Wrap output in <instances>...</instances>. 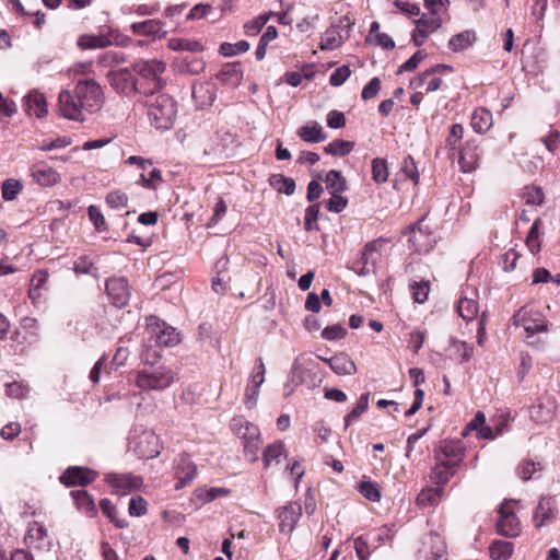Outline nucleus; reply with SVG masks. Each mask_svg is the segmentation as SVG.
I'll return each instance as SVG.
<instances>
[{
    "instance_id": "nucleus-20",
    "label": "nucleus",
    "mask_w": 560,
    "mask_h": 560,
    "mask_svg": "<svg viewBox=\"0 0 560 560\" xmlns=\"http://www.w3.org/2000/svg\"><path fill=\"white\" fill-rule=\"evenodd\" d=\"M24 109L30 116L43 118L47 115V102L45 96L38 91H31L24 96Z\"/></svg>"
},
{
    "instance_id": "nucleus-43",
    "label": "nucleus",
    "mask_w": 560,
    "mask_h": 560,
    "mask_svg": "<svg viewBox=\"0 0 560 560\" xmlns=\"http://www.w3.org/2000/svg\"><path fill=\"white\" fill-rule=\"evenodd\" d=\"M354 148V143L352 141H346V140H334L330 143H328L324 150L326 153L336 155V156H345L349 154Z\"/></svg>"
},
{
    "instance_id": "nucleus-13",
    "label": "nucleus",
    "mask_w": 560,
    "mask_h": 560,
    "mask_svg": "<svg viewBox=\"0 0 560 560\" xmlns=\"http://www.w3.org/2000/svg\"><path fill=\"white\" fill-rule=\"evenodd\" d=\"M302 515V505L299 502H290L277 510L279 530L282 534H291Z\"/></svg>"
},
{
    "instance_id": "nucleus-63",
    "label": "nucleus",
    "mask_w": 560,
    "mask_h": 560,
    "mask_svg": "<svg viewBox=\"0 0 560 560\" xmlns=\"http://www.w3.org/2000/svg\"><path fill=\"white\" fill-rule=\"evenodd\" d=\"M346 336V329L341 325L327 326L322 331V337L326 340H337Z\"/></svg>"
},
{
    "instance_id": "nucleus-18",
    "label": "nucleus",
    "mask_w": 560,
    "mask_h": 560,
    "mask_svg": "<svg viewBox=\"0 0 560 560\" xmlns=\"http://www.w3.org/2000/svg\"><path fill=\"white\" fill-rule=\"evenodd\" d=\"M479 149L474 140L466 141L459 151L458 164L464 173L471 172L477 168L479 163Z\"/></svg>"
},
{
    "instance_id": "nucleus-52",
    "label": "nucleus",
    "mask_w": 560,
    "mask_h": 560,
    "mask_svg": "<svg viewBox=\"0 0 560 560\" xmlns=\"http://www.w3.org/2000/svg\"><path fill=\"white\" fill-rule=\"evenodd\" d=\"M319 214V206L318 205H312L305 209V217H304V229L306 231H318L319 228L316 224L318 220Z\"/></svg>"
},
{
    "instance_id": "nucleus-1",
    "label": "nucleus",
    "mask_w": 560,
    "mask_h": 560,
    "mask_svg": "<svg viewBox=\"0 0 560 560\" xmlns=\"http://www.w3.org/2000/svg\"><path fill=\"white\" fill-rule=\"evenodd\" d=\"M147 335L141 352L143 363H150L151 359L158 360L161 358V353L153 350L155 346L174 347L180 341L179 332L156 316L147 318Z\"/></svg>"
},
{
    "instance_id": "nucleus-24",
    "label": "nucleus",
    "mask_w": 560,
    "mask_h": 560,
    "mask_svg": "<svg viewBox=\"0 0 560 560\" xmlns=\"http://www.w3.org/2000/svg\"><path fill=\"white\" fill-rule=\"evenodd\" d=\"M24 540L28 547L42 549L46 546L47 530L43 524L33 522L28 526Z\"/></svg>"
},
{
    "instance_id": "nucleus-40",
    "label": "nucleus",
    "mask_w": 560,
    "mask_h": 560,
    "mask_svg": "<svg viewBox=\"0 0 560 560\" xmlns=\"http://www.w3.org/2000/svg\"><path fill=\"white\" fill-rule=\"evenodd\" d=\"M102 512L115 524L118 528H125L128 526V522L125 518L117 516V509L109 499H102L100 502Z\"/></svg>"
},
{
    "instance_id": "nucleus-64",
    "label": "nucleus",
    "mask_w": 560,
    "mask_h": 560,
    "mask_svg": "<svg viewBox=\"0 0 560 560\" xmlns=\"http://www.w3.org/2000/svg\"><path fill=\"white\" fill-rule=\"evenodd\" d=\"M346 117L345 114L339 110H330L327 114V126L331 129H339L345 127Z\"/></svg>"
},
{
    "instance_id": "nucleus-12",
    "label": "nucleus",
    "mask_w": 560,
    "mask_h": 560,
    "mask_svg": "<svg viewBox=\"0 0 560 560\" xmlns=\"http://www.w3.org/2000/svg\"><path fill=\"white\" fill-rule=\"evenodd\" d=\"M500 518L497 524L498 533L506 537H516L521 533V523L510 506V502L505 501L499 509Z\"/></svg>"
},
{
    "instance_id": "nucleus-60",
    "label": "nucleus",
    "mask_w": 560,
    "mask_h": 560,
    "mask_svg": "<svg viewBox=\"0 0 560 560\" xmlns=\"http://www.w3.org/2000/svg\"><path fill=\"white\" fill-rule=\"evenodd\" d=\"M348 205L347 198L342 197L340 192L331 194V198L327 201L326 208L335 213L341 212Z\"/></svg>"
},
{
    "instance_id": "nucleus-16",
    "label": "nucleus",
    "mask_w": 560,
    "mask_h": 560,
    "mask_svg": "<svg viewBox=\"0 0 560 560\" xmlns=\"http://www.w3.org/2000/svg\"><path fill=\"white\" fill-rule=\"evenodd\" d=\"M106 292L113 304L117 307H124L130 299V288L127 280L122 277H114L106 281Z\"/></svg>"
},
{
    "instance_id": "nucleus-23",
    "label": "nucleus",
    "mask_w": 560,
    "mask_h": 560,
    "mask_svg": "<svg viewBox=\"0 0 560 560\" xmlns=\"http://www.w3.org/2000/svg\"><path fill=\"white\" fill-rule=\"evenodd\" d=\"M330 369L338 375H353L357 373V365L347 353H338L329 359H323Z\"/></svg>"
},
{
    "instance_id": "nucleus-21",
    "label": "nucleus",
    "mask_w": 560,
    "mask_h": 560,
    "mask_svg": "<svg viewBox=\"0 0 560 560\" xmlns=\"http://www.w3.org/2000/svg\"><path fill=\"white\" fill-rule=\"evenodd\" d=\"M442 13L443 12L430 10V13L422 14V16L416 21V30L422 38H427L442 26Z\"/></svg>"
},
{
    "instance_id": "nucleus-42",
    "label": "nucleus",
    "mask_w": 560,
    "mask_h": 560,
    "mask_svg": "<svg viewBox=\"0 0 560 560\" xmlns=\"http://www.w3.org/2000/svg\"><path fill=\"white\" fill-rule=\"evenodd\" d=\"M284 444L277 441L268 445L264 452V465L268 468L273 462L279 464L280 457L283 455Z\"/></svg>"
},
{
    "instance_id": "nucleus-39",
    "label": "nucleus",
    "mask_w": 560,
    "mask_h": 560,
    "mask_svg": "<svg viewBox=\"0 0 560 560\" xmlns=\"http://www.w3.org/2000/svg\"><path fill=\"white\" fill-rule=\"evenodd\" d=\"M370 393H364L360 396L357 405L345 417V427L346 429L353 422L357 421L361 415L369 407Z\"/></svg>"
},
{
    "instance_id": "nucleus-17",
    "label": "nucleus",
    "mask_w": 560,
    "mask_h": 560,
    "mask_svg": "<svg viewBox=\"0 0 560 560\" xmlns=\"http://www.w3.org/2000/svg\"><path fill=\"white\" fill-rule=\"evenodd\" d=\"M196 475L197 467L195 463L190 459L188 455H180L175 471V477L177 479L175 489L178 490L187 486L195 479Z\"/></svg>"
},
{
    "instance_id": "nucleus-30",
    "label": "nucleus",
    "mask_w": 560,
    "mask_h": 560,
    "mask_svg": "<svg viewBox=\"0 0 560 560\" xmlns=\"http://www.w3.org/2000/svg\"><path fill=\"white\" fill-rule=\"evenodd\" d=\"M476 33L474 31L467 30L454 35L448 40V47L455 52L462 51L470 47L476 42Z\"/></svg>"
},
{
    "instance_id": "nucleus-53",
    "label": "nucleus",
    "mask_w": 560,
    "mask_h": 560,
    "mask_svg": "<svg viewBox=\"0 0 560 560\" xmlns=\"http://www.w3.org/2000/svg\"><path fill=\"white\" fill-rule=\"evenodd\" d=\"M413 300L418 303H424L430 292V283L428 281L413 282L410 285Z\"/></svg>"
},
{
    "instance_id": "nucleus-61",
    "label": "nucleus",
    "mask_w": 560,
    "mask_h": 560,
    "mask_svg": "<svg viewBox=\"0 0 560 560\" xmlns=\"http://www.w3.org/2000/svg\"><path fill=\"white\" fill-rule=\"evenodd\" d=\"M89 218L97 231L106 230L105 219L96 206H90L88 209Z\"/></svg>"
},
{
    "instance_id": "nucleus-5",
    "label": "nucleus",
    "mask_w": 560,
    "mask_h": 560,
    "mask_svg": "<svg viewBox=\"0 0 560 560\" xmlns=\"http://www.w3.org/2000/svg\"><path fill=\"white\" fill-rule=\"evenodd\" d=\"M232 432L242 440L244 453L250 462L258 459V451L261 445L260 432L257 425L247 421L244 417H234L231 420Z\"/></svg>"
},
{
    "instance_id": "nucleus-46",
    "label": "nucleus",
    "mask_w": 560,
    "mask_h": 560,
    "mask_svg": "<svg viewBox=\"0 0 560 560\" xmlns=\"http://www.w3.org/2000/svg\"><path fill=\"white\" fill-rule=\"evenodd\" d=\"M359 492L368 500L378 502L381 500V491L377 483L370 480H362L358 485Z\"/></svg>"
},
{
    "instance_id": "nucleus-11",
    "label": "nucleus",
    "mask_w": 560,
    "mask_h": 560,
    "mask_svg": "<svg viewBox=\"0 0 560 560\" xmlns=\"http://www.w3.org/2000/svg\"><path fill=\"white\" fill-rule=\"evenodd\" d=\"M105 481L113 489V492L119 495H126L135 490H138L143 485L141 476L135 474H117L110 472L105 477Z\"/></svg>"
},
{
    "instance_id": "nucleus-62",
    "label": "nucleus",
    "mask_w": 560,
    "mask_h": 560,
    "mask_svg": "<svg viewBox=\"0 0 560 560\" xmlns=\"http://www.w3.org/2000/svg\"><path fill=\"white\" fill-rule=\"evenodd\" d=\"M354 550L359 560H369L371 550L368 540L363 536H359L354 539Z\"/></svg>"
},
{
    "instance_id": "nucleus-45",
    "label": "nucleus",
    "mask_w": 560,
    "mask_h": 560,
    "mask_svg": "<svg viewBox=\"0 0 560 560\" xmlns=\"http://www.w3.org/2000/svg\"><path fill=\"white\" fill-rule=\"evenodd\" d=\"M22 188L23 185L20 180L14 178L5 179L1 185V194L3 199L7 201L14 200Z\"/></svg>"
},
{
    "instance_id": "nucleus-35",
    "label": "nucleus",
    "mask_w": 560,
    "mask_h": 560,
    "mask_svg": "<svg viewBox=\"0 0 560 560\" xmlns=\"http://www.w3.org/2000/svg\"><path fill=\"white\" fill-rule=\"evenodd\" d=\"M229 491L224 488H198L194 491V501L200 505L215 500L220 495L228 494Z\"/></svg>"
},
{
    "instance_id": "nucleus-56",
    "label": "nucleus",
    "mask_w": 560,
    "mask_h": 560,
    "mask_svg": "<svg viewBox=\"0 0 560 560\" xmlns=\"http://www.w3.org/2000/svg\"><path fill=\"white\" fill-rule=\"evenodd\" d=\"M147 501L140 497L135 495L130 499L128 512L131 516L140 517L147 513Z\"/></svg>"
},
{
    "instance_id": "nucleus-10",
    "label": "nucleus",
    "mask_w": 560,
    "mask_h": 560,
    "mask_svg": "<svg viewBox=\"0 0 560 560\" xmlns=\"http://www.w3.org/2000/svg\"><path fill=\"white\" fill-rule=\"evenodd\" d=\"M514 325L522 327L526 337H533L535 334L547 331V320L538 313H532L530 310L522 307L513 317Z\"/></svg>"
},
{
    "instance_id": "nucleus-37",
    "label": "nucleus",
    "mask_w": 560,
    "mask_h": 560,
    "mask_svg": "<svg viewBox=\"0 0 560 560\" xmlns=\"http://www.w3.org/2000/svg\"><path fill=\"white\" fill-rule=\"evenodd\" d=\"M270 185L279 192H284L287 196H291L295 190V182L291 177H287L281 174L272 175L270 177Z\"/></svg>"
},
{
    "instance_id": "nucleus-32",
    "label": "nucleus",
    "mask_w": 560,
    "mask_h": 560,
    "mask_svg": "<svg viewBox=\"0 0 560 560\" xmlns=\"http://www.w3.org/2000/svg\"><path fill=\"white\" fill-rule=\"evenodd\" d=\"M343 42V36L336 26H331L325 31L320 37L319 47L322 50H332L339 47Z\"/></svg>"
},
{
    "instance_id": "nucleus-15",
    "label": "nucleus",
    "mask_w": 560,
    "mask_h": 560,
    "mask_svg": "<svg viewBox=\"0 0 560 560\" xmlns=\"http://www.w3.org/2000/svg\"><path fill=\"white\" fill-rule=\"evenodd\" d=\"M97 477V472L85 467L72 466L60 476V482L67 487L88 486Z\"/></svg>"
},
{
    "instance_id": "nucleus-25",
    "label": "nucleus",
    "mask_w": 560,
    "mask_h": 560,
    "mask_svg": "<svg viewBox=\"0 0 560 560\" xmlns=\"http://www.w3.org/2000/svg\"><path fill=\"white\" fill-rule=\"evenodd\" d=\"M556 516V511L552 501L547 498H542L535 511L533 521L537 528L548 524Z\"/></svg>"
},
{
    "instance_id": "nucleus-54",
    "label": "nucleus",
    "mask_w": 560,
    "mask_h": 560,
    "mask_svg": "<svg viewBox=\"0 0 560 560\" xmlns=\"http://www.w3.org/2000/svg\"><path fill=\"white\" fill-rule=\"evenodd\" d=\"M410 237L408 238V242L410 243V247L415 252H428L429 248L424 247L421 244V241L425 238L427 236L423 234L422 230L418 226L410 228Z\"/></svg>"
},
{
    "instance_id": "nucleus-33",
    "label": "nucleus",
    "mask_w": 560,
    "mask_h": 560,
    "mask_svg": "<svg viewBox=\"0 0 560 560\" xmlns=\"http://www.w3.org/2000/svg\"><path fill=\"white\" fill-rule=\"evenodd\" d=\"M457 311L459 316L466 320L471 322L476 318L479 311L478 302L475 299L467 296L460 298L457 304Z\"/></svg>"
},
{
    "instance_id": "nucleus-57",
    "label": "nucleus",
    "mask_w": 560,
    "mask_h": 560,
    "mask_svg": "<svg viewBox=\"0 0 560 560\" xmlns=\"http://www.w3.org/2000/svg\"><path fill=\"white\" fill-rule=\"evenodd\" d=\"M109 44V40L100 36H82L79 39V45L88 49L102 48Z\"/></svg>"
},
{
    "instance_id": "nucleus-14",
    "label": "nucleus",
    "mask_w": 560,
    "mask_h": 560,
    "mask_svg": "<svg viewBox=\"0 0 560 560\" xmlns=\"http://www.w3.org/2000/svg\"><path fill=\"white\" fill-rule=\"evenodd\" d=\"M464 457V448L460 441H442L435 453V459L440 463L457 467Z\"/></svg>"
},
{
    "instance_id": "nucleus-28",
    "label": "nucleus",
    "mask_w": 560,
    "mask_h": 560,
    "mask_svg": "<svg viewBox=\"0 0 560 560\" xmlns=\"http://www.w3.org/2000/svg\"><path fill=\"white\" fill-rule=\"evenodd\" d=\"M456 467L450 466V464L436 462V465L431 471V480L442 488L448 480L454 476Z\"/></svg>"
},
{
    "instance_id": "nucleus-6",
    "label": "nucleus",
    "mask_w": 560,
    "mask_h": 560,
    "mask_svg": "<svg viewBox=\"0 0 560 560\" xmlns=\"http://www.w3.org/2000/svg\"><path fill=\"white\" fill-rule=\"evenodd\" d=\"M74 93L86 113L100 110L104 104V93L101 85L93 79L80 80L74 86Z\"/></svg>"
},
{
    "instance_id": "nucleus-31",
    "label": "nucleus",
    "mask_w": 560,
    "mask_h": 560,
    "mask_svg": "<svg viewBox=\"0 0 560 560\" xmlns=\"http://www.w3.org/2000/svg\"><path fill=\"white\" fill-rule=\"evenodd\" d=\"M167 46L174 51L200 52L203 50V46L199 40L179 37L171 38Z\"/></svg>"
},
{
    "instance_id": "nucleus-29",
    "label": "nucleus",
    "mask_w": 560,
    "mask_h": 560,
    "mask_svg": "<svg viewBox=\"0 0 560 560\" xmlns=\"http://www.w3.org/2000/svg\"><path fill=\"white\" fill-rule=\"evenodd\" d=\"M71 497L73 498L77 508L90 515L93 516L96 513V506L93 498L85 490H73L71 491Z\"/></svg>"
},
{
    "instance_id": "nucleus-49",
    "label": "nucleus",
    "mask_w": 560,
    "mask_h": 560,
    "mask_svg": "<svg viewBox=\"0 0 560 560\" xmlns=\"http://www.w3.org/2000/svg\"><path fill=\"white\" fill-rule=\"evenodd\" d=\"M380 241H373L368 243L362 253L361 262L362 265H370L374 267L378 257Z\"/></svg>"
},
{
    "instance_id": "nucleus-51",
    "label": "nucleus",
    "mask_w": 560,
    "mask_h": 560,
    "mask_svg": "<svg viewBox=\"0 0 560 560\" xmlns=\"http://www.w3.org/2000/svg\"><path fill=\"white\" fill-rule=\"evenodd\" d=\"M429 544L431 546L430 553L435 560H441L445 555L446 546L439 534H430Z\"/></svg>"
},
{
    "instance_id": "nucleus-55",
    "label": "nucleus",
    "mask_w": 560,
    "mask_h": 560,
    "mask_svg": "<svg viewBox=\"0 0 560 560\" xmlns=\"http://www.w3.org/2000/svg\"><path fill=\"white\" fill-rule=\"evenodd\" d=\"M106 203L113 209L125 208L128 203V196L121 190L110 191L106 196Z\"/></svg>"
},
{
    "instance_id": "nucleus-7",
    "label": "nucleus",
    "mask_w": 560,
    "mask_h": 560,
    "mask_svg": "<svg viewBox=\"0 0 560 560\" xmlns=\"http://www.w3.org/2000/svg\"><path fill=\"white\" fill-rule=\"evenodd\" d=\"M133 70L121 68L113 70L108 73V81L110 86L119 94L125 96H132L136 93L140 94V82L136 80Z\"/></svg>"
},
{
    "instance_id": "nucleus-2",
    "label": "nucleus",
    "mask_w": 560,
    "mask_h": 560,
    "mask_svg": "<svg viewBox=\"0 0 560 560\" xmlns=\"http://www.w3.org/2000/svg\"><path fill=\"white\" fill-rule=\"evenodd\" d=\"M147 117L156 130H168L173 127L176 115V102L166 93H151L143 95Z\"/></svg>"
},
{
    "instance_id": "nucleus-3",
    "label": "nucleus",
    "mask_w": 560,
    "mask_h": 560,
    "mask_svg": "<svg viewBox=\"0 0 560 560\" xmlns=\"http://www.w3.org/2000/svg\"><path fill=\"white\" fill-rule=\"evenodd\" d=\"M155 360L144 363V368L136 373L135 385L143 390L161 392L168 388L175 382L174 371L166 365H154Z\"/></svg>"
},
{
    "instance_id": "nucleus-38",
    "label": "nucleus",
    "mask_w": 560,
    "mask_h": 560,
    "mask_svg": "<svg viewBox=\"0 0 560 560\" xmlns=\"http://www.w3.org/2000/svg\"><path fill=\"white\" fill-rule=\"evenodd\" d=\"M325 183L330 194L342 192L347 187L341 172L336 170H331L326 174Z\"/></svg>"
},
{
    "instance_id": "nucleus-48",
    "label": "nucleus",
    "mask_w": 560,
    "mask_h": 560,
    "mask_svg": "<svg viewBox=\"0 0 560 560\" xmlns=\"http://www.w3.org/2000/svg\"><path fill=\"white\" fill-rule=\"evenodd\" d=\"M301 358H296L292 369H291V380L289 383L284 385V395L290 396L293 392L296 385L303 382L301 377Z\"/></svg>"
},
{
    "instance_id": "nucleus-58",
    "label": "nucleus",
    "mask_w": 560,
    "mask_h": 560,
    "mask_svg": "<svg viewBox=\"0 0 560 560\" xmlns=\"http://www.w3.org/2000/svg\"><path fill=\"white\" fill-rule=\"evenodd\" d=\"M523 198L528 205L539 206L544 202V192L539 187H527Z\"/></svg>"
},
{
    "instance_id": "nucleus-47",
    "label": "nucleus",
    "mask_w": 560,
    "mask_h": 560,
    "mask_svg": "<svg viewBox=\"0 0 560 560\" xmlns=\"http://www.w3.org/2000/svg\"><path fill=\"white\" fill-rule=\"evenodd\" d=\"M464 136V127L460 124L451 126L448 136L446 138V147L450 151L455 152L459 148V143Z\"/></svg>"
},
{
    "instance_id": "nucleus-36",
    "label": "nucleus",
    "mask_w": 560,
    "mask_h": 560,
    "mask_svg": "<svg viewBox=\"0 0 560 560\" xmlns=\"http://www.w3.org/2000/svg\"><path fill=\"white\" fill-rule=\"evenodd\" d=\"M450 346L452 355H454L457 359H460L462 362L469 361L474 354L472 347L463 340L451 338Z\"/></svg>"
},
{
    "instance_id": "nucleus-8",
    "label": "nucleus",
    "mask_w": 560,
    "mask_h": 560,
    "mask_svg": "<svg viewBox=\"0 0 560 560\" xmlns=\"http://www.w3.org/2000/svg\"><path fill=\"white\" fill-rule=\"evenodd\" d=\"M129 445L139 458H154L160 454L159 438L152 431L133 435Z\"/></svg>"
},
{
    "instance_id": "nucleus-34",
    "label": "nucleus",
    "mask_w": 560,
    "mask_h": 560,
    "mask_svg": "<svg viewBox=\"0 0 560 560\" xmlns=\"http://www.w3.org/2000/svg\"><path fill=\"white\" fill-rule=\"evenodd\" d=\"M489 550L493 560H509L513 555L514 546L510 541L494 540Z\"/></svg>"
},
{
    "instance_id": "nucleus-50",
    "label": "nucleus",
    "mask_w": 560,
    "mask_h": 560,
    "mask_svg": "<svg viewBox=\"0 0 560 560\" xmlns=\"http://www.w3.org/2000/svg\"><path fill=\"white\" fill-rule=\"evenodd\" d=\"M539 223H540L539 219H537L533 223V225L527 234L526 241H525L527 248L533 254H536L540 250L539 232H538Z\"/></svg>"
},
{
    "instance_id": "nucleus-22",
    "label": "nucleus",
    "mask_w": 560,
    "mask_h": 560,
    "mask_svg": "<svg viewBox=\"0 0 560 560\" xmlns=\"http://www.w3.org/2000/svg\"><path fill=\"white\" fill-rule=\"evenodd\" d=\"M33 178L44 187L54 186L60 180V175L49 165L40 162L32 167Z\"/></svg>"
},
{
    "instance_id": "nucleus-19",
    "label": "nucleus",
    "mask_w": 560,
    "mask_h": 560,
    "mask_svg": "<svg viewBox=\"0 0 560 560\" xmlns=\"http://www.w3.org/2000/svg\"><path fill=\"white\" fill-rule=\"evenodd\" d=\"M132 33L138 36H149L153 39L163 38L167 32L164 30V23L160 20H147L133 23L130 26Z\"/></svg>"
},
{
    "instance_id": "nucleus-4",
    "label": "nucleus",
    "mask_w": 560,
    "mask_h": 560,
    "mask_svg": "<svg viewBox=\"0 0 560 560\" xmlns=\"http://www.w3.org/2000/svg\"><path fill=\"white\" fill-rule=\"evenodd\" d=\"M132 70L141 78L140 94L158 93L165 86L162 74L166 63L160 59H138L132 63Z\"/></svg>"
},
{
    "instance_id": "nucleus-44",
    "label": "nucleus",
    "mask_w": 560,
    "mask_h": 560,
    "mask_svg": "<svg viewBox=\"0 0 560 560\" xmlns=\"http://www.w3.org/2000/svg\"><path fill=\"white\" fill-rule=\"evenodd\" d=\"M443 493V488H429L422 490L417 497V503L420 506H432L438 503Z\"/></svg>"
},
{
    "instance_id": "nucleus-59",
    "label": "nucleus",
    "mask_w": 560,
    "mask_h": 560,
    "mask_svg": "<svg viewBox=\"0 0 560 560\" xmlns=\"http://www.w3.org/2000/svg\"><path fill=\"white\" fill-rule=\"evenodd\" d=\"M351 70L348 66L338 67L329 78V83L332 86H340L350 77Z\"/></svg>"
},
{
    "instance_id": "nucleus-26",
    "label": "nucleus",
    "mask_w": 560,
    "mask_h": 560,
    "mask_svg": "<svg viewBox=\"0 0 560 560\" xmlns=\"http://www.w3.org/2000/svg\"><path fill=\"white\" fill-rule=\"evenodd\" d=\"M470 125L476 132L486 133L493 125L491 112L485 107L477 108L471 116Z\"/></svg>"
},
{
    "instance_id": "nucleus-9",
    "label": "nucleus",
    "mask_w": 560,
    "mask_h": 560,
    "mask_svg": "<svg viewBox=\"0 0 560 560\" xmlns=\"http://www.w3.org/2000/svg\"><path fill=\"white\" fill-rule=\"evenodd\" d=\"M74 91L62 90L58 96V113L70 120L84 121L86 110L81 107Z\"/></svg>"
},
{
    "instance_id": "nucleus-41",
    "label": "nucleus",
    "mask_w": 560,
    "mask_h": 560,
    "mask_svg": "<svg viewBox=\"0 0 560 560\" xmlns=\"http://www.w3.org/2000/svg\"><path fill=\"white\" fill-rule=\"evenodd\" d=\"M389 176L387 161L375 158L372 160V178L377 184L386 183Z\"/></svg>"
},
{
    "instance_id": "nucleus-27",
    "label": "nucleus",
    "mask_w": 560,
    "mask_h": 560,
    "mask_svg": "<svg viewBox=\"0 0 560 560\" xmlns=\"http://www.w3.org/2000/svg\"><path fill=\"white\" fill-rule=\"evenodd\" d=\"M298 135L303 141L308 143H317L326 139V133L324 132L322 126L316 121L299 128Z\"/></svg>"
}]
</instances>
